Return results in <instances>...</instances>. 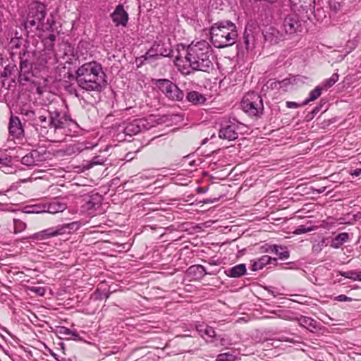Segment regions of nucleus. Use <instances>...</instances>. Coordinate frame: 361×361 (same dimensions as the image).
Listing matches in <instances>:
<instances>
[{
  "label": "nucleus",
  "mask_w": 361,
  "mask_h": 361,
  "mask_svg": "<svg viewBox=\"0 0 361 361\" xmlns=\"http://www.w3.org/2000/svg\"><path fill=\"white\" fill-rule=\"evenodd\" d=\"M214 56L213 49L206 40L192 42L182 51H178L174 63L183 75L190 73V69L195 71L210 73L214 69Z\"/></svg>",
  "instance_id": "f257e3e1"
},
{
  "label": "nucleus",
  "mask_w": 361,
  "mask_h": 361,
  "mask_svg": "<svg viewBox=\"0 0 361 361\" xmlns=\"http://www.w3.org/2000/svg\"><path fill=\"white\" fill-rule=\"evenodd\" d=\"M78 86L87 92L100 93L106 86V74L96 61L85 63L76 71Z\"/></svg>",
  "instance_id": "f03ea898"
},
{
  "label": "nucleus",
  "mask_w": 361,
  "mask_h": 361,
  "mask_svg": "<svg viewBox=\"0 0 361 361\" xmlns=\"http://www.w3.org/2000/svg\"><path fill=\"white\" fill-rule=\"evenodd\" d=\"M47 12L45 4L39 1L30 3L21 13L24 28L30 31L51 30L55 22L52 17L46 18Z\"/></svg>",
  "instance_id": "7ed1b4c3"
},
{
  "label": "nucleus",
  "mask_w": 361,
  "mask_h": 361,
  "mask_svg": "<svg viewBox=\"0 0 361 361\" xmlns=\"http://www.w3.org/2000/svg\"><path fill=\"white\" fill-rule=\"evenodd\" d=\"M49 126L54 133V142H61L63 137L70 135L72 130L77 128V123L66 111L49 107Z\"/></svg>",
  "instance_id": "20e7f679"
},
{
  "label": "nucleus",
  "mask_w": 361,
  "mask_h": 361,
  "mask_svg": "<svg viewBox=\"0 0 361 361\" xmlns=\"http://www.w3.org/2000/svg\"><path fill=\"white\" fill-rule=\"evenodd\" d=\"M210 40L216 48H224L234 44L238 37L236 25L230 20L214 23L210 29Z\"/></svg>",
  "instance_id": "39448f33"
},
{
  "label": "nucleus",
  "mask_w": 361,
  "mask_h": 361,
  "mask_svg": "<svg viewBox=\"0 0 361 361\" xmlns=\"http://www.w3.org/2000/svg\"><path fill=\"white\" fill-rule=\"evenodd\" d=\"M243 110L250 116L258 117L263 114L264 104L262 97L254 92H247L241 103Z\"/></svg>",
  "instance_id": "423d86ee"
},
{
  "label": "nucleus",
  "mask_w": 361,
  "mask_h": 361,
  "mask_svg": "<svg viewBox=\"0 0 361 361\" xmlns=\"http://www.w3.org/2000/svg\"><path fill=\"white\" fill-rule=\"evenodd\" d=\"M56 37L54 34H51L43 39L44 50L41 61L44 65H54L58 61L56 54L54 50Z\"/></svg>",
  "instance_id": "0eeeda50"
},
{
  "label": "nucleus",
  "mask_w": 361,
  "mask_h": 361,
  "mask_svg": "<svg viewBox=\"0 0 361 361\" xmlns=\"http://www.w3.org/2000/svg\"><path fill=\"white\" fill-rule=\"evenodd\" d=\"M240 125L235 120L224 121L219 130V137L228 141L235 140L238 137V129Z\"/></svg>",
  "instance_id": "6e6552de"
},
{
  "label": "nucleus",
  "mask_w": 361,
  "mask_h": 361,
  "mask_svg": "<svg viewBox=\"0 0 361 361\" xmlns=\"http://www.w3.org/2000/svg\"><path fill=\"white\" fill-rule=\"evenodd\" d=\"M152 127V125L146 118H137L126 123L123 132L126 135L133 136Z\"/></svg>",
  "instance_id": "1a4fd4ad"
},
{
  "label": "nucleus",
  "mask_w": 361,
  "mask_h": 361,
  "mask_svg": "<svg viewBox=\"0 0 361 361\" xmlns=\"http://www.w3.org/2000/svg\"><path fill=\"white\" fill-rule=\"evenodd\" d=\"M292 10L310 19L315 7V0H290Z\"/></svg>",
  "instance_id": "9d476101"
},
{
  "label": "nucleus",
  "mask_w": 361,
  "mask_h": 361,
  "mask_svg": "<svg viewBox=\"0 0 361 361\" xmlns=\"http://www.w3.org/2000/svg\"><path fill=\"white\" fill-rule=\"evenodd\" d=\"M159 87L169 99L181 100L184 97L183 91L169 80H159Z\"/></svg>",
  "instance_id": "9b49d317"
},
{
  "label": "nucleus",
  "mask_w": 361,
  "mask_h": 361,
  "mask_svg": "<svg viewBox=\"0 0 361 361\" xmlns=\"http://www.w3.org/2000/svg\"><path fill=\"white\" fill-rule=\"evenodd\" d=\"M283 27L287 34H294L301 31L302 25L299 17L296 14L289 15L283 20Z\"/></svg>",
  "instance_id": "f8f14e48"
},
{
  "label": "nucleus",
  "mask_w": 361,
  "mask_h": 361,
  "mask_svg": "<svg viewBox=\"0 0 361 361\" xmlns=\"http://www.w3.org/2000/svg\"><path fill=\"white\" fill-rule=\"evenodd\" d=\"M9 135L13 138L20 139L24 135V129L18 116H11L8 123Z\"/></svg>",
  "instance_id": "ddd939ff"
},
{
  "label": "nucleus",
  "mask_w": 361,
  "mask_h": 361,
  "mask_svg": "<svg viewBox=\"0 0 361 361\" xmlns=\"http://www.w3.org/2000/svg\"><path fill=\"white\" fill-rule=\"evenodd\" d=\"M111 18L116 26H126L128 21V14L124 10L122 4H118L114 11L111 13Z\"/></svg>",
  "instance_id": "4468645a"
},
{
  "label": "nucleus",
  "mask_w": 361,
  "mask_h": 361,
  "mask_svg": "<svg viewBox=\"0 0 361 361\" xmlns=\"http://www.w3.org/2000/svg\"><path fill=\"white\" fill-rule=\"evenodd\" d=\"M102 200V196L97 194L90 196L82 207L83 211L87 212L89 214H92L94 211L101 207Z\"/></svg>",
  "instance_id": "2eb2a0df"
},
{
  "label": "nucleus",
  "mask_w": 361,
  "mask_h": 361,
  "mask_svg": "<svg viewBox=\"0 0 361 361\" xmlns=\"http://www.w3.org/2000/svg\"><path fill=\"white\" fill-rule=\"evenodd\" d=\"M43 156L37 150H32L21 159V163L31 166H37L43 161Z\"/></svg>",
  "instance_id": "dca6fc26"
},
{
  "label": "nucleus",
  "mask_w": 361,
  "mask_h": 361,
  "mask_svg": "<svg viewBox=\"0 0 361 361\" xmlns=\"http://www.w3.org/2000/svg\"><path fill=\"white\" fill-rule=\"evenodd\" d=\"M93 146L87 142H77L68 145L66 148L65 153L67 155L71 156L78 154L85 149H92Z\"/></svg>",
  "instance_id": "f3484780"
},
{
  "label": "nucleus",
  "mask_w": 361,
  "mask_h": 361,
  "mask_svg": "<svg viewBox=\"0 0 361 361\" xmlns=\"http://www.w3.org/2000/svg\"><path fill=\"white\" fill-rule=\"evenodd\" d=\"M162 45L159 43H154L145 54V60L154 59L157 56H168L170 54V50L165 49L161 51Z\"/></svg>",
  "instance_id": "a211bd4d"
},
{
  "label": "nucleus",
  "mask_w": 361,
  "mask_h": 361,
  "mask_svg": "<svg viewBox=\"0 0 361 361\" xmlns=\"http://www.w3.org/2000/svg\"><path fill=\"white\" fill-rule=\"evenodd\" d=\"M55 235H62L64 234L71 233L73 231H76L79 228V224L78 222L74 221L69 224H64L54 227Z\"/></svg>",
  "instance_id": "6ab92c4d"
},
{
  "label": "nucleus",
  "mask_w": 361,
  "mask_h": 361,
  "mask_svg": "<svg viewBox=\"0 0 361 361\" xmlns=\"http://www.w3.org/2000/svg\"><path fill=\"white\" fill-rule=\"evenodd\" d=\"M265 41L271 44H277L281 40V34L273 27H267L263 32Z\"/></svg>",
  "instance_id": "aec40b11"
},
{
  "label": "nucleus",
  "mask_w": 361,
  "mask_h": 361,
  "mask_svg": "<svg viewBox=\"0 0 361 361\" xmlns=\"http://www.w3.org/2000/svg\"><path fill=\"white\" fill-rule=\"evenodd\" d=\"M271 261L276 262V259L271 258L269 255H263L259 258L253 259L251 261L252 267L251 269L253 271L260 270L264 268L265 265L269 264Z\"/></svg>",
  "instance_id": "412c9836"
},
{
  "label": "nucleus",
  "mask_w": 361,
  "mask_h": 361,
  "mask_svg": "<svg viewBox=\"0 0 361 361\" xmlns=\"http://www.w3.org/2000/svg\"><path fill=\"white\" fill-rule=\"evenodd\" d=\"M197 331L207 341H212L216 336L214 328L207 325L200 324L197 326Z\"/></svg>",
  "instance_id": "4be33fe9"
},
{
  "label": "nucleus",
  "mask_w": 361,
  "mask_h": 361,
  "mask_svg": "<svg viewBox=\"0 0 361 361\" xmlns=\"http://www.w3.org/2000/svg\"><path fill=\"white\" fill-rule=\"evenodd\" d=\"M246 266L245 264H239L231 268L225 270V274L231 278H238L246 273Z\"/></svg>",
  "instance_id": "5701e85b"
},
{
  "label": "nucleus",
  "mask_w": 361,
  "mask_h": 361,
  "mask_svg": "<svg viewBox=\"0 0 361 361\" xmlns=\"http://www.w3.org/2000/svg\"><path fill=\"white\" fill-rule=\"evenodd\" d=\"M52 237H56L54 227H51L39 232L35 233L28 237L30 239L42 240Z\"/></svg>",
  "instance_id": "b1692460"
},
{
  "label": "nucleus",
  "mask_w": 361,
  "mask_h": 361,
  "mask_svg": "<svg viewBox=\"0 0 361 361\" xmlns=\"http://www.w3.org/2000/svg\"><path fill=\"white\" fill-rule=\"evenodd\" d=\"M187 100L195 105H201L205 103L206 97L197 91H190L186 96Z\"/></svg>",
  "instance_id": "393cba45"
},
{
  "label": "nucleus",
  "mask_w": 361,
  "mask_h": 361,
  "mask_svg": "<svg viewBox=\"0 0 361 361\" xmlns=\"http://www.w3.org/2000/svg\"><path fill=\"white\" fill-rule=\"evenodd\" d=\"M350 239L349 233H341L336 235L331 241L330 246L333 248L338 249L341 247L345 243Z\"/></svg>",
  "instance_id": "a878e982"
},
{
  "label": "nucleus",
  "mask_w": 361,
  "mask_h": 361,
  "mask_svg": "<svg viewBox=\"0 0 361 361\" xmlns=\"http://www.w3.org/2000/svg\"><path fill=\"white\" fill-rule=\"evenodd\" d=\"M66 207V204L59 201H54L51 203L46 204V212L54 214L63 212Z\"/></svg>",
  "instance_id": "bb28decb"
},
{
  "label": "nucleus",
  "mask_w": 361,
  "mask_h": 361,
  "mask_svg": "<svg viewBox=\"0 0 361 361\" xmlns=\"http://www.w3.org/2000/svg\"><path fill=\"white\" fill-rule=\"evenodd\" d=\"M271 251L275 253L281 259H287L290 255L286 247L274 245L271 247Z\"/></svg>",
  "instance_id": "cd10ccee"
},
{
  "label": "nucleus",
  "mask_w": 361,
  "mask_h": 361,
  "mask_svg": "<svg viewBox=\"0 0 361 361\" xmlns=\"http://www.w3.org/2000/svg\"><path fill=\"white\" fill-rule=\"evenodd\" d=\"M338 274L346 278L350 279L353 281H361V271L358 270H351L348 271H338Z\"/></svg>",
  "instance_id": "c85d7f7f"
},
{
  "label": "nucleus",
  "mask_w": 361,
  "mask_h": 361,
  "mask_svg": "<svg viewBox=\"0 0 361 361\" xmlns=\"http://www.w3.org/2000/svg\"><path fill=\"white\" fill-rule=\"evenodd\" d=\"M27 214H41L46 212V204H38L27 206L24 210Z\"/></svg>",
  "instance_id": "c756f323"
},
{
  "label": "nucleus",
  "mask_w": 361,
  "mask_h": 361,
  "mask_svg": "<svg viewBox=\"0 0 361 361\" xmlns=\"http://www.w3.org/2000/svg\"><path fill=\"white\" fill-rule=\"evenodd\" d=\"M321 94L322 88L319 86L316 87L310 92L309 97L304 101L302 105L307 104L309 102L316 100Z\"/></svg>",
  "instance_id": "7c9ffc66"
},
{
  "label": "nucleus",
  "mask_w": 361,
  "mask_h": 361,
  "mask_svg": "<svg viewBox=\"0 0 361 361\" xmlns=\"http://www.w3.org/2000/svg\"><path fill=\"white\" fill-rule=\"evenodd\" d=\"M106 161V159L103 157H101V156L94 157L92 159V160H90L89 161V163L87 164V168L90 169L95 165H102L105 163Z\"/></svg>",
  "instance_id": "2f4dec72"
},
{
  "label": "nucleus",
  "mask_w": 361,
  "mask_h": 361,
  "mask_svg": "<svg viewBox=\"0 0 361 361\" xmlns=\"http://www.w3.org/2000/svg\"><path fill=\"white\" fill-rule=\"evenodd\" d=\"M339 75L337 73H334L330 78L326 80L323 82V86L325 89L330 88L332 87L338 80Z\"/></svg>",
  "instance_id": "473e14b6"
},
{
  "label": "nucleus",
  "mask_w": 361,
  "mask_h": 361,
  "mask_svg": "<svg viewBox=\"0 0 361 361\" xmlns=\"http://www.w3.org/2000/svg\"><path fill=\"white\" fill-rule=\"evenodd\" d=\"M188 272L190 274L197 273L200 276H204V275H205L207 274L206 273V269H205L204 267L202 266V265L191 266L188 269Z\"/></svg>",
  "instance_id": "72a5a7b5"
},
{
  "label": "nucleus",
  "mask_w": 361,
  "mask_h": 361,
  "mask_svg": "<svg viewBox=\"0 0 361 361\" xmlns=\"http://www.w3.org/2000/svg\"><path fill=\"white\" fill-rule=\"evenodd\" d=\"M15 233H20L26 228V224L20 219H14Z\"/></svg>",
  "instance_id": "f704fd0d"
},
{
  "label": "nucleus",
  "mask_w": 361,
  "mask_h": 361,
  "mask_svg": "<svg viewBox=\"0 0 361 361\" xmlns=\"http://www.w3.org/2000/svg\"><path fill=\"white\" fill-rule=\"evenodd\" d=\"M216 361H234V356L229 353H221L218 355Z\"/></svg>",
  "instance_id": "c9c22d12"
},
{
  "label": "nucleus",
  "mask_w": 361,
  "mask_h": 361,
  "mask_svg": "<svg viewBox=\"0 0 361 361\" xmlns=\"http://www.w3.org/2000/svg\"><path fill=\"white\" fill-rule=\"evenodd\" d=\"M59 333L61 334H63V335L74 337L75 338L79 337V336L77 333L73 332L71 329H69L66 327H64V326L61 327Z\"/></svg>",
  "instance_id": "e433bc0d"
},
{
  "label": "nucleus",
  "mask_w": 361,
  "mask_h": 361,
  "mask_svg": "<svg viewBox=\"0 0 361 361\" xmlns=\"http://www.w3.org/2000/svg\"><path fill=\"white\" fill-rule=\"evenodd\" d=\"M29 289L31 292L35 293L39 296H44L46 293V289L44 287L32 286Z\"/></svg>",
  "instance_id": "4c0bfd02"
},
{
  "label": "nucleus",
  "mask_w": 361,
  "mask_h": 361,
  "mask_svg": "<svg viewBox=\"0 0 361 361\" xmlns=\"http://www.w3.org/2000/svg\"><path fill=\"white\" fill-rule=\"evenodd\" d=\"M313 13H314V17L317 18V19L318 20H322L323 18H324L326 17V13L323 8H317L315 10V8H314V11H313Z\"/></svg>",
  "instance_id": "58836bf2"
},
{
  "label": "nucleus",
  "mask_w": 361,
  "mask_h": 361,
  "mask_svg": "<svg viewBox=\"0 0 361 361\" xmlns=\"http://www.w3.org/2000/svg\"><path fill=\"white\" fill-rule=\"evenodd\" d=\"M312 231L311 227H305V226H300L298 228L295 229L294 231L295 234L300 235L302 233H305L307 232H310Z\"/></svg>",
  "instance_id": "ea45409f"
},
{
  "label": "nucleus",
  "mask_w": 361,
  "mask_h": 361,
  "mask_svg": "<svg viewBox=\"0 0 361 361\" xmlns=\"http://www.w3.org/2000/svg\"><path fill=\"white\" fill-rule=\"evenodd\" d=\"M37 121L42 124V128H43L44 130L46 131V126H49V120H47V116L43 115L39 116L37 118Z\"/></svg>",
  "instance_id": "a19ab883"
},
{
  "label": "nucleus",
  "mask_w": 361,
  "mask_h": 361,
  "mask_svg": "<svg viewBox=\"0 0 361 361\" xmlns=\"http://www.w3.org/2000/svg\"><path fill=\"white\" fill-rule=\"evenodd\" d=\"M243 38H244V42H245V44L246 45V48L249 49L250 48V41H251V38L253 39L254 37H253V36L250 37V35L248 32L247 28H246L245 30Z\"/></svg>",
  "instance_id": "79ce46f5"
},
{
  "label": "nucleus",
  "mask_w": 361,
  "mask_h": 361,
  "mask_svg": "<svg viewBox=\"0 0 361 361\" xmlns=\"http://www.w3.org/2000/svg\"><path fill=\"white\" fill-rule=\"evenodd\" d=\"M334 300L338 302H351L353 300L351 298L348 297L345 295H339L336 296Z\"/></svg>",
  "instance_id": "37998d69"
},
{
  "label": "nucleus",
  "mask_w": 361,
  "mask_h": 361,
  "mask_svg": "<svg viewBox=\"0 0 361 361\" xmlns=\"http://www.w3.org/2000/svg\"><path fill=\"white\" fill-rule=\"evenodd\" d=\"M144 179H149V178L148 177H147V176H143V175H142V176H134L132 178L130 182L131 183H135L141 184L142 181Z\"/></svg>",
  "instance_id": "c03bdc74"
},
{
  "label": "nucleus",
  "mask_w": 361,
  "mask_h": 361,
  "mask_svg": "<svg viewBox=\"0 0 361 361\" xmlns=\"http://www.w3.org/2000/svg\"><path fill=\"white\" fill-rule=\"evenodd\" d=\"M329 7L331 11L336 13L337 11H338L341 9V6L340 3L334 1V2L329 3Z\"/></svg>",
  "instance_id": "a18cd8bd"
},
{
  "label": "nucleus",
  "mask_w": 361,
  "mask_h": 361,
  "mask_svg": "<svg viewBox=\"0 0 361 361\" xmlns=\"http://www.w3.org/2000/svg\"><path fill=\"white\" fill-rule=\"evenodd\" d=\"M21 114L27 116L28 118H32L35 116V112L32 110L22 109Z\"/></svg>",
  "instance_id": "49530a36"
},
{
  "label": "nucleus",
  "mask_w": 361,
  "mask_h": 361,
  "mask_svg": "<svg viewBox=\"0 0 361 361\" xmlns=\"http://www.w3.org/2000/svg\"><path fill=\"white\" fill-rule=\"evenodd\" d=\"M286 106L290 109H296L300 106V104L294 102H287Z\"/></svg>",
  "instance_id": "de8ad7c7"
},
{
  "label": "nucleus",
  "mask_w": 361,
  "mask_h": 361,
  "mask_svg": "<svg viewBox=\"0 0 361 361\" xmlns=\"http://www.w3.org/2000/svg\"><path fill=\"white\" fill-rule=\"evenodd\" d=\"M351 175L354 176H359L361 175V168L353 170V171L351 173Z\"/></svg>",
  "instance_id": "09e8293b"
},
{
  "label": "nucleus",
  "mask_w": 361,
  "mask_h": 361,
  "mask_svg": "<svg viewBox=\"0 0 361 361\" xmlns=\"http://www.w3.org/2000/svg\"><path fill=\"white\" fill-rule=\"evenodd\" d=\"M200 163V160L198 159L197 161L196 160H192V161H190L189 164L191 166H196L199 164Z\"/></svg>",
  "instance_id": "8fccbe9b"
},
{
  "label": "nucleus",
  "mask_w": 361,
  "mask_h": 361,
  "mask_svg": "<svg viewBox=\"0 0 361 361\" xmlns=\"http://www.w3.org/2000/svg\"><path fill=\"white\" fill-rule=\"evenodd\" d=\"M18 42H19V39H12L11 43L13 46L15 45L16 47H18Z\"/></svg>",
  "instance_id": "3c124183"
},
{
  "label": "nucleus",
  "mask_w": 361,
  "mask_h": 361,
  "mask_svg": "<svg viewBox=\"0 0 361 361\" xmlns=\"http://www.w3.org/2000/svg\"><path fill=\"white\" fill-rule=\"evenodd\" d=\"M197 192H199V193H202V192H204L206 190H203L202 188H200V187H199V188H197Z\"/></svg>",
  "instance_id": "603ef678"
},
{
  "label": "nucleus",
  "mask_w": 361,
  "mask_h": 361,
  "mask_svg": "<svg viewBox=\"0 0 361 361\" xmlns=\"http://www.w3.org/2000/svg\"><path fill=\"white\" fill-rule=\"evenodd\" d=\"M319 111V108L317 106L316 108H314L312 113L317 114Z\"/></svg>",
  "instance_id": "864d4df0"
},
{
  "label": "nucleus",
  "mask_w": 361,
  "mask_h": 361,
  "mask_svg": "<svg viewBox=\"0 0 361 361\" xmlns=\"http://www.w3.org/2000/svg\"><path fill=\"white\" fill-rule=\"evenodd\" d=\"M324 188H323V189H320V190H319V192H324Z\"/></svg>",
  "instance_id": "5fc2aeb1"
},
{
  "label": "nucleus",
  "mask_w": 361,
  "mask_h": 361,
  "mask_svg": "<svg viewBox=\"0 0 361 361\" xmlns=\"http://www.w3.org/2000/svg\"><path fill=\"white\" fill-rule=\"evenodd\" d=\"M146 185H147L146 184H142V185H141V187L145 188Z\"/></svg>",
  "instance_id": "6e6d98bb"
},
{
  "label": "nucleus",
  "mask_w": 361,
  "mask_h": 361,
  "mask_svg": "<svg viewBox=\"0 0 361 361\" xmlns=\"http://www.w3.org/2000/svg\"><path fill=\"white\" fill-rule=\"evenodd\" d=\"M165 49H164V48L162 47V49H161V51H164V50H165Z\"/></svg>",
  "instance_id": "4d7b16f0"
},
{
  "label": "nucleus",
  "mask_w": 361,
  "mask_h": 361,
  "mask_svg": "<svg viewBox=\"0 0 361 361\" xmlns=\"http://www.w3.org/2000/svg\"><path fill=\"white\" fill-rule=\"evenodd\" d=\"M1 161H2V159H0V163L1 162Z\"/></svg>",
  "instance_id": "13d9d810"
}]
</instances>
